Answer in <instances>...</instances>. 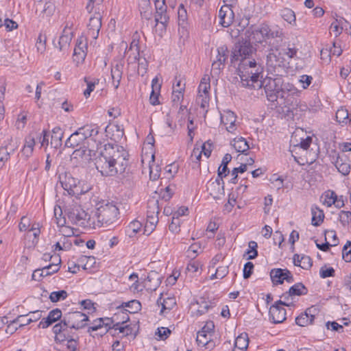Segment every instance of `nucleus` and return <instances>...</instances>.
<instances>
[{
  "label": "nucleus",
  "instance_id": "32",
  "mask_svg": "<svg viewBox=\"0 0 351 351\" xmlns=\"http://www.w3.org/2000/svg\"><path fill=\"white\" fill-rule=\"evenodd\" d=\"M312 213V225L314 226H319L324 221V213L317 206H313L311 208Z\"/></svg>",
  "mask_w": 351,
  "mask_h": 351
},
{
  "label": "nucleus",
  "instance_id": "47",
  "mask_svg": "<svg viewBox=\"0 0 351 351\" xmlns=\"http://www.w3.org/2000/svg\"><path fill=\"white\" fill-rule=\"evenodd\" d=\"M68 293L64 290L58 291H53L49 295V299L52 302H57L61 300H64L67 298Z\"/></svg>",
  "mask_w": 351,
  "mask_h": 351
},
{
  "label": "nucleus",
  "instance_id": "12",
  "mask_svg": "<svg viewBox=\"0 0 351 351\" xmlns=\"http://www.w3.org/2000/svg\"><path fill=\"white\" fill-rule=\"evenodd\" d=\"M53 332L55 334V341L56 342H63L69 339L75 338L78 336L75 332L74 328L64 324V322H60L53 327Z\"/></svg>",
  "mask_w": 351,
  "mask_h": 351
},
{
  "label": "nucleus",
  "instance_id": "41",
  "mask_svg": "<svg viewBox=\"0 0 351 351\" xmlns=\"http://www.w3.org/2000/svg\"><path fill=\"white\" fill-rule=\"evenodd\" d=\"M348 114H349V112L346 108H341L338 109L336 112L337 121L339 123H343L345 125L348 124V122H349V120L348 119Z\"/></svg>",
  "mask_w": 351,
  "mask_h": 351
},
{
  "label": "nucleus",
  "instance_id": "6",
  "mask_svg": "<svg viewBox=\"0 0 351 351\" xmlns=\"http://www.w3.org/2000/svg\"><path fill=\"white\" fill-rule=\"evenodd\" d=\"M251 40L243 39L235 43L230 57L231 64L239 61L242 63L245 59H250V56L256 51L251 43Z\"/></svg>",
  "mask_w": 351,
  "mask_h": 351
},
{
  "label": "nucleus",
  "instance_id": "42",
  "mask_svg": "<svg viewBox=\"0 0 351 351\" xmlns=\"http://www.w3.org/2000/svg\"><path fill=\"white\" fill-rule=\"evenodd\" d=\"M249 249L247 250L246 254L249 256L247 258V260L254 259L258 256V244L256 241H251L248 243Z\"/></svg>",
  "mask_w": 351,
  "mask_h": 351
},
{
  "label": "nucleus",
  "instance_id": "17",
  "mask_svg": "<svg viewBox=\"0 0 351 351\" xmlns=\"http://www.w3.org/2000/svg\"><path fill=\"white\" fill-rule=\"evenodd\" d=\"M101 27V15L99 12H95L93 16L89 19L88 24V34L96 39L99 36V30Z\"/></svg>",
  "mask_w": 351,
  "mask_h": 351
},
{
  "label": "nucleus",
  "instance_id": "23",
  "mask_svg": "<svg viewBox=\"0 0 351 351\" xmlns=\"http://www.w3.org/2000/svg\"><path fill=\"white\" fill-rule=\"evenodd\" d=\"M307 293V288L302 282H298L291 286L287 292L282 294L281 298H283L286 300L293 295L300 296L306 295Z\"/></svg>",
  "mask_w": 351,
  "mask_h": 351
},
{
  "label": "nucleus",
  "instance_id": "26",
  "mask_svg": "<svg viewBox=\"0 0 351 351\" xmlns=\"http://www.w3.org/2000/svg\"><path fill=\"white\" fill-rule=\"evenodd\" d=\"M215 325L213 321L207 322L202 327V330L198 331L197 335V342L198 344L206 345L208 343V340L203 341L200 339L201 336H207V334H212L214 332Z\"/></svg>",
  "mask_w": 351,
  "mask_h": 351
},
{
  "label": "nucleus",
  "instance_id": "13",
  "mask_svg": "<svg viewBox=\"0 0 351 351\" xmlns=\"http://www.w3.org/2000/svg\"><path fill=\"white\" fill-rule=\"evenodd\" d=\"M280 305L290 306L293 305V303L289 304L285 301L279 300L270 307L269 318L274 324L282 323L286 319V310L281 307Z\"/></svg>",
  "mask_w": 351,
  "mask_h": 351
},
{
  "label": "nucleus",
  "instance_id": "11",
  "mask_svg": "<svg viewBox=\"0 0 351 351\" xmlns=\"http://www.w3.org/2000/svg\"><path fill=\"white\" fill-rule=\"evenodd\" d=\"M69 219L75 225L82 227H90L94 224L90 215L86 213L80 206H76L71 209L68 215Z\"/></svg>",
  "mask_w": 351,
  "mask_h": 351
},
{
  "label": "nucleus",
  "instance_id": "30",
  "mask_svg": "<svg viewBox=\"0 0 351 351\" xmlns=\"http://www.w3.org/2000/svg\"><path fill=\"white\" fill-rule=\"evenodd\" d=\"M249 344V338L246 332L240 334L235 339L234 348L232 351L238 349L241 351H246Z\"/></svg>",
  "mask_w": 351,
  "mask_h": 351
},
{
  "label": "nucleus",
  "instance_id": "37",
  "mask_svg": "<svg viewBox=\"0 0 351 351\" xmlns=\"http://www.w3.org/2000/svg\"><path fill=\"white\" fill-rule=\"evenodd\" d=\"M62 136L63 132L61 128L60 127L54 128L52 130L51 144H54V147H57L58 145H61Z\"/></svg>",
  "mask_w": 351,
  "mask_h": 351
},
{
  "label": "nucleus",
  "instance_id": "33",
  "mask_svg": "<svg viewBox=\"0 0 351 351\" xmlns=\"http://www.w3.org/2000/svg\"><path fill=\"white\" fill-rule=\"evenodd\" d=\"M210 79L208 75H204L199 83L198 86V95H209V90L210 88Z\"/></svg>",
  "mask_w": 351,
  "mask_h": 351
},
{
  "label": "nucleus",
  "instance_id": "16",
  "mask_svg": "<svg viewBox=\"0 0 351 351\" xmlns=\"http://www.w3.org/2000/svg\"><path fill=\"white\" fill-rule=\"evenodd\" d=\"M220 24L225 27L230 26L234 18V14L232 10L231 4H225L221 7L219 11Z\"/></svg>",
  "mask_w": 351,
  "mask_h": 351
},
{
  "label": "nucleus",
  "instance_id": "39",
  "mask_svg": "<svg viewBox=\"0 0 351 351\" xmlns=\"http://www.w3.org/2000/svg\"><path fill=\"white\" fill-rule=\"evenodd\" d=\"M217 56L215 62H219L225 65V62L228 57V47L225 45L218 47L217 49Z\"/></svg>",
  "mask_w": 351,
  "mask_h": 351
},
{
  "label": "nucleus",
  "instance_id": "44",
  "mask_svg": "<svg viewBox=\"0 0 351 351\" xmlns=\"http://www.w3.org/2000/svg\"><path fill=\"white\" fill-rule=\"evenodd\" d=\"M185 84L180 89L173 90L171 96V101L173 105L178 106V103L183 99Z\"/></svg>",
  "mask_w": 351,
  "mask_h": 351
},
{
  "label": "nucleus",
  "instance_id": "14",
  "mask_svg": "<svg viewBox=\"0 0 351 351\" xmlns=\"http://www.w3.org/2000/svg\"><path fill=\"white\" fill-rule=\"evenodd\" d=\"M40 311L30 312L27 315H19L16 319L12 320L8 326V329L11 328L14 324H19V328L28 325L32 322L39 320L42 317Z\"/></svg>",
  "mask_w": 351,
  "mask_h": 351
},
{
  "label": "nucleus",
  "instance_id": "34",
  "mask_svg": "<svg viewBox=\"0 0 351 351\" xmlns=\"http://www.w3.org/2000/svg\"><path fill=\"white\" fill-rule=\"evenodd\" d=\"M141 227L142 223L140 221L134 220L126 227L125 233L130 237H133L141 229Z\"/></svg>",
  "mask_w": 351,
  "mask_h": 351
},
{
  "label": "nucleus",
  "instance_id": "7",
  "mask_svg": "<svg viewBox=\"0 0 351 351\" xmlns=\"http://www.w3.org/2000/svg\"><path fill=\"white\" fill-rule=\"evenodd\" d=\"M95 165L98 171L104 176H114L119 173L116 165L110 157H107L104 149L95 157Z\"/></svg>",
  "mask_w": 351,
  "mask_h": 351
},
{
  "label": "nucleus",
  "instance_id": "61",
  "mask_svg": "<svg viewBox=\"0 0 351 351\" xmlns=\"http://www.w3.org/2000/svg\"><path fill=\"white\" fill-rule=\"evenodd\" d=\"M111 129L113 132H116V134H113L112 137L115 141L120 140L123 137L124 132L120 125H114Z\"/></svg>",
  "mask_w": 351,
  "mask_h": 351
},
{
  "label": "nucleus",
  "instance_id": "35",
  "mask_svg": "<svg viewBox=\"0 0 351 351\" xmlns=\"http://www.w3.org/2000/svg\"><path fill=\"white\" fill-rule=\"evenodd\" d=\"M282 18L291 25L296 24V19L294 12L289 8H284L281 10Z\"/></svg>",
  "mask_w": 351,
  "mask_h": 351
},
{
  "label": "nucleus",
  "instance_id": "63",
  "mask_svg": "<svg viewBox=\"0 0 351 351\" xmlns=\"http://www.w3.org/2000/svg\"><path fill=\"white\" fill-rule=\"evenodd\" d=\"M335 166L338 171L343 176L348 175L350 172V167L346 163H339L338 160L336 161Z\"/></svg>",
  "mask_w": 351,
  "mask_h": 351
},
{
  "label": "nucleus",
  "instance_id": "48",
  "mask_svg": "<svg viewBox=\"0 0 351 351\" xmlns=\"http://www.w3.org/2000/svg\"><path fill=\"white\" fill-rule=\"evenodd\" d=\"M5 91V86L3 82L0 81V121L4 118L5 109L3 104L4 99V95Z\"/></svg>",
  "mask_w": 351,
  "mask_h": 351
},
{
  "label": "nucleus",
  "instance_id": "56",
  "mask_svg": "<svg viewBox=\"0 0 351 351\" xmlns=\"http://www.w3.org/2000/svg\"><path fill=\"white\" fill-rule=\"evenodd\" d=\"M335 271L332 267H326V266L322 267L319 270L320 277L326 278L328 277H332L335 276Z\"/></svg>",
  "mask_w": 351,
  "mask_h": 351
},
{
  "label": "nucleus",
  "instance_id": "52",
  "mask_svg": "<svg viewBox=\"0 0 351 351\" xmlns=\"http://www.w3.org/2000/svg\"><path fill=\"white\" fill-rule=\"evenodd\" d=\"M46 41L47 36L45 34H40L36 42V48L38 52L42 53L45 51Z\"/></svg>",
  "mask_w": 351,
  "mask_h": 351
},
{
  "label": "nucleus",
  "instance_id": "24",
  "mask_svg": "<svg viewBox=\"0 0 351 351\" xmlns=\"http://www.w3.org/2000/svg\"><path fill=\"white\" fill-rule=\"evenodd\" d=\"M138 10L143 19L149 20L152 17L150 0H138Z\"/></svg>",
  "mask_w": 351,
  "mask_h": 351
},
{
  "label": "nucleus",
  "instance_id": "49",
  "mask_svg": "<svg viewBox=\"0 0 351 351\" xmlns=\"http://www.w3.org/2000/svg\"><path fill=\"white\" fill-rule=\"evenodd\" d=\"M339 220L343 226H346L351 223V212L341 210L339 213Z\"/></svg>",
  "mask_w": 351,
  "mask_h": 351
},
{
  "label": "nucleus",
  "instance_id": "40",
  "mask_svg": "<svg viewBox=\"0 0 351 351\" xmlns=\"http://www.w3.org/2000/svg\"><path fill=\"white\" fill-rule=\"evenodd\" d=\"M159 213L158 201H149L147 204V216H158Z\"/></svg>",
  "mask_w": 351,
  "mask_h": 351
},
{
  "label": "nucleus",
  "instance_id": "15",
  "mask_svg": "<svg viewBox=\"0 0 351 351\" xmlns=\"http://www.w3.org/2000/svg\"><path fill=\"white\" fill-rule=\"evenodd\" d=\"M206 189L214 199H219L224 195V182L219 178L210 179L206 184Z\"/></svg>",
  "mask_w": 351,
  "mask_h": 351
},
{
  "label": "nucleus",
  "instance_id": "9",
  "mask_svg": "<svg viewBox=\"0 0 351 351\" xmlns=\"http://www.w3.org/2000/svg\"><path fill=\"white\" fill-rule=\"evenodd\" d=\"M61 320L64 322V324L76 330L85 328L89 322L86 314L77 311L64 313Z\"/></svg>",
  "mask_w": 351,
  "mask_h": 351
},
{
  "label": "nucleus",
  "instance_id": "1",
  "mask_svg": "<svg viewBox=\"0 0 351 351\" xmlns=\"http://www.w3.org/2000/svg\"><path fill=\"white\" fill-rule=\"evenodd\" d=\"M254 89L263 87L267 99L271 102L278 101V99L284 101L285 106L293 103L291 99L298 97L300 91L291 84H283L281 77H268L261 79L258 84H253Z\"/></svg>",
  "mask_w": 351,
  "mask_h": 351
},
{
  "label": "nucleus",
  "instance_id": "28",
  "mask_svg": "<svg viewBox=\"0 0 351 351\" xmlns=\"http://www.w3.org/2000/svg\"><path fill=\"white\" fill-rule=\"evenodd\" d=\"M221 123L226 125V130L229 132H232L234 130V123L236 121V116L232 111H228L226 114L221 116Z\"/></svg>",
  "mask_w": 351,
  "mask_h": 351
},
{
  "label": "nucleus",
  "instance_id": "38",
  "mask_svg": "<svg viewBox=\"0 0 351 351\" xmlns=\"http://www.w3.org/2000/svg\"><path fill=\"white\" fill-rule=\"evenodd\" d=\"M119 311L114 315V319L115 320V326H119V324H123L130 319V317L126 311L123 310H118Z\"/></svg>",
  "mask_w": 351,
  "mask_h": 351
},
{
  "label": "nucleus",
  "instance_id": "43",
  "mask_svg": "<svg viewBox=\"0 0 351 351\" xmlns=\"http://www.w3.org/2000/svg\"><path fill=\"white\" fill-rule=\"evenodd\" d=\"M178 24L179 25H184L186 24V21L188 19V15L186 12V10L185 9L183 4H180L178 10Z\"/></svg>",
  "mask_w": 351,
  "mask_h": 351
},
{
  "label": "nucleus",
  "instance_id": "45",
  "mask_svg": "<svg viewBox=\"0 0 351 351\" xmlns=\"http://www.w3.org/2000/svg\"><path fill=\"white\" fill-rule=\"evenodd\" d=\"M86 56V51L80 49L79 47H75L73 51V61L77 64L82 62Z\"/></svg>",
  "mask_w": 351,
  "mask_h": 351
},
{
  "label": "nucleus",
  "instance_id": "50",
  "mask_svg": "<svg viewBox=\"0 0 351 351\" xmlns=\"http://www.w3.org/2000/svg\"><path fill=\"white\" fill-rule=\"evenodd\" d=\"M129 51H134L136 53L134 54V56L133 59L134 60L139 59V54H140V47H139V40L137 38H133L129 47Z\"/></svg>",
  "mask_w": 351,
  "mask_h": 351
},
{
  "label": "nucleus",
  "instance_id": "57",
  "mask_svg": "<svg viewBox=\"0 0 351 351\" xmlns=\"http://www.w3.org/2000/svg\"><path fill=\"white\" fill-rule=\"evenodd\" d=\"M149 176L152 180H156L160 178V168L158 165H152L149 166Z\"/></svg>",
  "mask_w": 351,
  "mask_h": 351
},
{
  "label": "nucleus",
  "instance_id": "25",
  "mask_svg": "<svg viewBox=\"0 0 351 351\" xmlns=\"http://www.w3.org/2000/svg\"><path fill=\"white\" fill-rule=\"evenodd\" d=\"M117 310H123L127 313H135L141 309V304L138 300H132L128 302H123L117 307Z\"/></svg>",
  "mask_w": 351,
  "mask_h": 351
},
{
  "label": "nucleus",
  "instance_id": "27",
  "mask_svg": "<svg viewBox=\"0 0 351 351\" xmlns=\"http://www.w3.org/2000/svg\"><path fill=\"white\" fill-rule=\"evenodd\" d=\"M169 21V16L167 14V9L156 11V14H155L156 25H155V26H157L158 24H160L162 26V27L161 29L162 32L166 31Z\"/></svg>",
  "mask_w": 351,
  "mask_h": 351
},
{
  "label": "nucleus",
  "instance_id": "21",
  "mask_svg": "<svg viewBox=\"0 0 351 351\" xmlns=\"http://www.w3.org/2000/svg\"><path fill=\"white\" fill-rule=\"evenodd\" d=\"M316 309L313 306L311 308H308L304 313H301L295 318V323L300 326H306L308 324H312L315 315L313 313Z\"/></svg>",
  "mask_w": 351,
  "mask_h": 351
},
{
  "label": "nucleus",
  "instance_id": "58",
  "mask_svg": "<svg viewBox=\"0 0 351 351\" xmlns=\"http://www.w3.org/2000/svg\"><path fill=\"white\" fill-rule=\"evenodd\" d=\"M84 82L86 83L87 88L84 90V95L86 97H88L94 90L95 84L98 83L99 80L91 82L88 80V77H84Z\"/></svg>",
  "mask_w": 351,
  "mask_h": 351
},
{
  "label": "nucleus",
  "instance_id": "36",
  "mask_svg": "<svg viewBox=\"0 0 351 351\" xmlns=\"http://www.w3.org/2000/svg\"><path fill=\"white\" fill-rule=\"evenodd\" d=\"M284 269H273L270 271V277L274 285L282 284Z\"/></svg>",
  "mask_w": 351,
  "mask_h": 351
},
{
  "label": "nucleus",
  "instance_id": "55",
  "mask_svg": "<svg viewBox=\"0 0 351 351\" xmlns=\"http://www.w3.org/2000/svg\"><path fill=\"white\" fill-rule=\"evenodd\" d=\"M180 219L175 215L172 217L171 222L169 226V229L173 233H177L180 231Z\"/></svg>",
  "mask_w": 351,
  "mask_h": 351
},
{
  "label": "nucleus",
  "instance_id": "62",
  "mask_svg": "<svg viewBox=\"0 0 351 351\" xmlns=\"http://www.w3.org/2000/svg\"><path fill=\"white\" fill-rule=\"evenodd\" d=\"M89 191V187H86V191H82V186L80 185V184H77L69 193V195H73V196H79L82 194L86 193Z\"/></svg>",
  "mask_w": 351,
  "mask_h": 351
},
{
  "label": "nucleus",
  "instance_id": "20",
  "mask_svg": "<svg viewBox=\"0 0 351 351\" xmlns=\"http://www.w3.org/2000/svg\"><path fill=\"white\" fill-rule=\"evenodd\" d=\"M59 180L62 188L66 191L68 193L77 184H80V182L77 179L73 178L69 172L60 173L59 175Z\"/></svg>",
  "mask_w": 351,
  "mask_h": 351
},
{
  "label": "nucleus",
  "instance_id": "54",
  "mask_svg": "<svg viewBox=\"0 0 351 351\" xmlns=\"http://www.w3.org/2000/svg\"><path fill=\"white\" fill-rule=\"evenodd\" d=\"M209 100V95L199 94L197 97L196 102L202 108L204 109L208 106Z\"/></svg>",
  "mask_w": 351,
  "mask_h": 351
},
{
  "label": "nucleus",
  "instance_id": "53",
  "mask_svg": "<svg viewBox=\"0 0 351 351\" xmlns=\"http://www.w3.org/2000/svg\"><path fill=\"white\" fill-rule=\"evenodd\" d=\"M104 328V322L102 318H99L93 321L91 326L88 328V332L91 335L92 332L101 330Z\"/></svg>",
  "mask_w": 351,
  "mask_h": 351
},
{
  "label": "nucleus",
  "instance_id": "5",
  "mask_svg": "<svg viewBox=\"0 0 351 351\" xmlns=\"http://www.w3.org/2000/svg\"><path fill=\"white\" fill-rule=\"evenodd\" d=\"M119 215V208L113 202L101 203L97 208L95 213L98 223L105 227L116 223L118 221Z\"/></svg>",
  "mask_w": 351,
  "mask_h": 351
},
{
  "label": "nucleus",
  "instance_id": "60",
  "mask_svg": "<svg viewBox=\"0 0 351 351\" xmlns=\"http://www.w3.org/2000/svg\"><path fill=\"white\" fill-rule=\"evenodd\" d=\"M10 154L7 147H1L0 148V168H1L4 162L10 158Z\"/></svg>",
  "mask_w": 351,
  "mask_h": 351
},
{
  "label": "nucleus",
  "instance_id": "64",
  "mask_svg": "<svg viewBox=\"0 0 351 351\" xmlns=\"http://www.w3.org/2000/svg\"><path fill=\"white\" fill-rule=\"evenodd\" d=\"M301 260H302L301 268L307 270V269H309L312 267L313 260L309 256L302 254L301 256Z\"/></svg>",
  "mask_w": 351,
  "mask_h": 351
},
{
  "label": "nucleus",
  "instance_id": "10",
  "mask_svg": "<svg viewBox=\"0 0 351 351\" xmlns=\"http://www.w3.org/2000/svg\"><path fill=\"white\" fill-rule=\"evenodd\" d=\"M266 64L269 72L274 73L275 76L279 75L280 70L285 66V59L282 52L271 49L267 55Z\"/></svg>",
  "mask_w": 351,
  "mask_h": 351
},
{
  "label": "nucleus",
  "instance_id": "18",
  "mask_svg": "<svg viewBox=\"0 0 351 351\" xmlns=\"http://www.w3.org/2000/svg\"><path fill=\"white\" fill-rule=\"evenodd\" d=\"M73 33L71 28L69 27V24L66 23L62 31V35L59 38L58 45H55V47L58 48L60 51H64L69 47L70 43L72 40Z\"/></svg>",
  "mask_w": 351,
  "mask_h": 351
},
{
  "label": "nucleus",
  "instance_id": "4",
  "mask_svg": "<svg viewBox=\"0 0 351 351\" xmlns=\"http://www.w3.org/2000/svg\"><path fill=\"white\" fill-rule=\"evenodd\" d=\"M104 150L107 157H110L116 165L119 173H124L128 165L129 154L123 147L108 143L104 145Z\"/></svg>",
  "mask_w": 351,
  "mask_h": 351
},
{
  "label": "nucleus",
  "instance_id": "22",
  "mask_svg": "<svg viewBox=\"0 0 351 351\" xmlns=\"http://www.w3.org/2000/svg\"><path fill=\"white\" fill-rule=\"evenodd\" d=\"M123 63L121 61L117 62L112 66V69H111L112 83L115 89H117L120 85L121 80L122 78V75H123Z\"/></svg>",
  "mask_w": 351,
  "mask_h": 351
},
{
  "label": "nucleus",
  "instance_id": "19",
  "mask_svg": "<svg viewBox=\"0 0 351 351\" xmlns=\"http://www.w3.org/2000/svg\"><path fill=\"white\" fill-rule=\"evenodd\" d=\"M62 313L60 309L55 308L49 311L47 317L43 318L39 323L38 327L41 328H47L58 320L62 319Z\"/></svg>",
  "mask_w": 351,
  "mask_h": 351
},
{
  "label": "nucleus",
  "instance_id": "3",
  "mask_svg": "<svg viewBox=\"0 0 351 351\" xmlns=\"http://www.w3.org/2000/svg\"><path fill=\"white\" fill-rule=\"evenodd\" d=\"M250 40L253 43H262L267 39L280 38L282 30L278 27H270L267 23H261L258 26L252 25L245 32Z\"/></svg>",
  "mask_w": 351,
  "mask_h": 351
},
{
  "label": "nucleus",
  "instance_id": "31",
  "mask_svg": "<svg viewBox=\"0 0 351 351\" xmlns=\"http://www.w3.org/2000/svg\"><path fill=\"white\" fill-rule=\"evenodd\" d=\"M231 145L237 152H241L245 154H246L245 152L250 149L247 141L243 137L234 138Z\"/></svg>",
  "mask_w": 351,
  "mask_h": 351
},
{
  "label": "nucleus",
  "instance_id": "2",
  "mask_svg": "<svg viewBox=\"0 0 351 351\" xmlns=\"http://www.w3.org/2000/svg\"><path fill=\"white\" fill-rule=\"evenodd\" d=\"M263 66L254 59H245L239 63L237 73L243 87L254 88L253 84H258L263 77Z\"/></svg>",
  "mask_w": 351,
  "mask_h": 351
},
{
  "label": "nucleus",
  "instance_id": "8",
  "mask_svg": "<svg viewBox=\"0 0 351 351\" xmlns=\"http://www.w3.org/2000/svg\"><path fill=\"white\" fill-rule=\"evenodd\" d=\"M80 134H82L86 140L85 143L87 144L88 151L93 152L95 149H98L99 145L101 144L98 138L99 133V128L96 125H86L79 128Z\"/></svg>",
  "mask_w": 351,
  "mask_h": 351
},
{
  "label": "nucleus",
  "instance_id": "59",
  "mask_svg": "<svg viewBox=\"0 0 351 351\" xmlns=\"http://www.w3.org/2000/svg\"><path fill=\"white\" fill-rule=\"evenodd\" d=\"M254 264L252 263V262H247L245 265H244V267H243V278L244 279H247L249 278L252 273H253V269H254Z\"/></svg>",
  "mask_w": 351,
  "mask_h": 351
},
{
  "label": "nucleus",
  "instance_id": "46",
  "mask_svg": "<svg viewBox=\"0 0 351 351\" xmlns=\"http://www.w3.org/2000/svg\"><path fill=\"white\" fill-rule=\"evenodd\" d=\"M336 198V193L333 191L328 190V191L325 192L323 204L326 205L328 207H330L333 205L334 203H335Z\"/></svg>",
  "mask_w": 351,
  "mask_h": 351
},
{
  "label": "nucleus",
  "instance_id": "29",
  "mask_svg": "<svg viewBox=\"0 0 351 351\" xmlns=\"http://www.w3.org/2000/svg\"><path fill=\"white\" fill-rule=\"evenodd\" d=\"M86 142L82 134H80L79 129L73 132L66 141L65 145L69 147H73L78 146L80 143Z\"/></svg>",
  "mask_w": 351,
  "mask_h": 351
},
{
  "label": "nucleus",
  "instance_id": "51",
  "mask_svg": "<svg viewBox=\"0 0 351 351\" xmlns=\"http://www.w3.org/2000/svg\"><path fill=\"white\" fill-rule=\"evenodd\" d=\"M342 257L347 263L351 261V241H348L342 250Z\"/></svg>",
  "mask_w": 351,
  "mask_h": 351
}]
</instances>
